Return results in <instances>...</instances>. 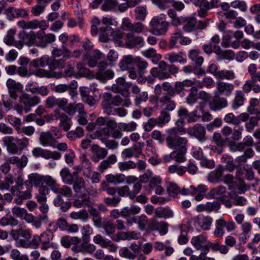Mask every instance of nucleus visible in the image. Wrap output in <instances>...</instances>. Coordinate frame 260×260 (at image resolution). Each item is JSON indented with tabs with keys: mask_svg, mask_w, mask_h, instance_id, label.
Instances as JSON below:
<instances>
[{
	"mask_svg": "<svg viewBox=\"0 0 260 260\" xmlns=\"http://www.w3.org/2000/svg\"><path fill=\"white\" fill-rule=\"evenodd\" d=\"M115 21L110 17H104L102 19V23L107 25L105 28H100V40L104 43L109 41V37L112 36L113 32V29L110 26L114 24Z\"/></svg>",
	"mask_w": 260,
	"mask_h": 260,
	"instance_id": "obj_4",
	"label": "nucleus"
},
{
	"mask_svg": "<svg viewBox=\"0 0 260 260\" xmlns=\"http://www.w3.org/2000/svg\"><path fill=\"white\" fill-rule=\"evenodd\" d=\"M137 20L143 21L146 18L147 10L146 6H138L135 10Z\"/></svg>",
	"mask_w": 260,
	"mask_h": 260,
	"instance_id": "obj_59",
	"label": "nucleus"
},
{
	"mask_svg": "<svg viewBox=\"0 0 260 260\" xmlns=\"http://www.w3.org/2000/svg\"><path fill=\"white\" fill-rule=\"evenodd\" d=\"M222 175V170L221 169H215L208 174V180L211 183H217L220 180Z\"/></svg>",
	"mask_w": 260,
	"mask_h": 260,
	"instance_id": "obj_44",
	"label": "nucleus"
},
{
	"mask_svg": "<svg viewBox=\"0 0 260 260\" xmlns=\"http://www.w3.org/2000/svg\"><path fill=\"white\" fill-rule=\"evenodd\" d=\"M82 239L84 242H88L90 236L92 233V230L89 224L84 225L81 230Z\"/></svg>",
	"mask_w": 260,
	"mask_h": 260,
	"instance_id": "obj_63",
	"label": "nucleus"
},
{
	"mask_svg": "<svg viewBox=\"0 0 260 260\" xmlns=\"http://www.w3.org/2000/svg\"><path fill=\"white\" fill-rule=\"evenodd\" d=\"M167 191L170 199H175L179 194L180 187L174 182H168L167 183Z\"/></svg>",
	"mask_w": 260,
	"mask_h": 260,
	"instance_id": "obj_33",
	"label": "nucleus"
},
{
	"mask_svg": "<svg viewBox=\"0 0 260 260\" xmlns=\"http://www.w3.org/2000/svg\"><path fill=\"white\" fill-rule=\"evenodd\" d=\"M6 85L10 96L14 100L18 97L17 92L21 91L23 88V85L20 83L11 78L8 79Z\"/></svg>",
	"mask_w": 260,
	"mask_h": 260,
	"instance_id": "obj_15",
	"label": "nucleus"
},
{
	"mask_svg": "<svg viewBox=\"0 0 260 260\" xmlns=\"http://www.w3.org/2000/svg\"><path fill=\"white\" fill-rule=\"evenodd\" d=\"M186 171V167L177 165H171L168 168V172L171 174L176 173L182 176Z\"/></svg>",
	"mask_w": 260,
	"mask_h": 260,
	"instance_id": "obj_56",
	"label": "nucleus"
},
{
	"mask_svg": "<svg viewBox=\"0 0 260 260\" xmlns=\"http://www.w3.org/2000/svg\"><path fill=\"white\" fill-rule=\"evenodd\" d=\"M55 119L59 120V126L67 132L68 131L71 126L72 121L71 118L69 117L65 113L60 112L58 109L54 111Z\"/></svg>",
	"mask_w": 260,
	"mask_h": 260,
	"instance_id": "obj_12",
	"label": "nucleus"
},
{
	"mask_svg": "<svg viewBox=\"0 0 260 260\" xmlns=\"http://www.w3.org/2000/svg\"><path fill=\"white\" fill-rule=\"evenodd\" d=\"M40 144L43 146H53L55 140L51 132H42L39 137Z\"/></svg>",
	"mask_w": 260,
	"mask_h": 260,
	"instance_id": "obj_27",
	"label": "nucleus"
},
{
	"mask_svg": "<svg viewBox=\"0 0 260 260\" xmlns=\"http://www.w3.org/2000/svg\"><path fill=\"white\" fill-rule=\"evenodd\" d=\"M78 199H76L73 202V206L77 208L82 207H90L93 206V203L90 200V197L86 193L81 195L77 194Z\"/></svg>",
	"mask_w": 260,
	"mask_h": 260,
	"instance_id": "obj_20",
	"label": "nucleus"
},
{
	"mask_svg": "<svg viewBox=\"0 0 260 260\" xmlns=\"http://www.w3.org/2000/svg\"><path fill=\"white\" fill-rule=\"evenodd\" d=\"M166 140L167 146L171 149L174 150L187 149L188 139L185 137L175 135L174 132L171 134H167Z\"/></svg>",
	"mask_w": 260,
	"mask_h": 260,
	"instance_id": "obj_2",
	"label": "nucleus"
},
{
	"mask_svg": "<svg viewBox=\"0 0 260 260\" xmlns=\"http://www.w3.org/2000/svg\"><path fill=\"white\" fill-rule=\"evenodd\" d=\"M136 58L132 55L124 56L119 63V67L122 70L128 69L129 66L135 62Z\"/></svg>",
	"mask_w": 260,
	"mask_h": 260,
	"instance_id": "obj_41",
	"label": "nucleus"
},
{
	"mask_svg": "<svg viewBox=\"0 0 260 260\" xmlns=\"http://www.w3.org/2000/svg\"><path fill=\"white\" fill-rule=\"evenodd\" d=\"M32 219L31 218L30 221H26L27 223H31L32 225L37 229H40L42 226V222L47 223L49 221V217L48 215H39L36 217L31 214Z\"/></svg>",
	"mask_w": 260,
	"mask_h": 260,
	"instance_id": "obj_37",
	"label": "nucleus"
},
{
	"mask_svg": "<svg viewBox=\"0 0 260 260\" xmlns=\"http://www.w3.org/2000/svg\"><path fill=\"white\" fill-rule=\"evenodd\" d=\"M125 37V44L129 48L142 47L144 45V39L142 37H134L132 34L127 33Z\"/></svg>",
	"mask_w": 260,
	"mask_h": 260,
	"instance_id": "obj_18",
	"label": "nucleus"
},
{
	"mask_svg": "<svg viewBox=\"0 0 260 260\" xmlns=\"http://www.w3.org/2000/svg\"><path fill=\"white\" fill-rule=\"evenodd\" d=\"M19 38L25 45L31 46L35 44V40L37 38V34L36 35L33 31L29 32L22 31L19 34Z\"/></svg>",
	"mask_w": 260,
	"mask_h": 260,
	"instance_id": "obj_23",
	"label": "nucleus"
},
{
	"mask_svg": "<svg viewBox=\"0 0 260 260\" xmlns=\"http://www.w3.org/2000/svg\"><path fill=\"white\" fill-rule=\"evenodd\" d=\"M106 180L109 183L117 185L122 183L126 180V176L123 174H108L105 177Z\"/></svg>",
	"mask_w": 260,
	"mask_h": 260,
	"instance_id": "obj_30",
	"label": "nucleus"
},
{
	"mask_svg": "<svg viewBox=\"0 0 260 260\" xmlns=\"http://www.w3.org/2000/svg\"><path fill=\"white\" fill-rule=\"evenodd\" d=\"M44 184L50 187L51 190L54 192L59 185L56 180L49 175L43 176V185Z\"/></svg>",
	"mask_w": 260,
	"mask_h": 260,
	"instance_id": "obj_49",
	"label": "nucleus"
},
{
	"mask_svg": "<svg viewBox=\"0 0 260 260\" xmlns=\"http://www.w3.org/2000/svg\"><path fill=\"white\" fill-rule=\"evenodd\" d=\"M236 78L234 71L231 70H220L215 75L217 80H232Z\"/></svg>",
	"mask_w": 260,
	"mask_h": 260,
	"instance_id": "obj_35",
	"label": "nucleus"
},
{
	"mask_svg": "<svg viewBox=\"0 0 260 260\" xmlns=\"http://www.w3.org/2000/svg\"><path fill=\"white\" fill-rule=\"evenodd\" d=\"M168 64L165 61H160L158 68H153L150 71V73L154 77H157L160 80L167 79L170 78V73L167 71Z\"/></svg>",
	"mask_w": 260,
	"mask_h": 260,
	"instance_id": "obj_7",
	"label": "nucleus"
},
{
	"mask_svg": "<svg viewBox=\"0 0 260 260\" xmlns=\"http://www.w3.org/2000/svg\"><path fill=\"white\" fill-rule=\"evenodd\" d=\"M70 217L74 220H80L83 222H85L88 219L89 215L86 210L81 209L71 212Z\"/></svg>",
	"mask_w": 260,
	"mask_h": 260,
	"instance_id": "obj_34",
	"label": "nucleus"
},
{
	"mask_svg": "<svg viewBox=\"0 0 260 260\" xmlns=\"http://www.w3.org/2000/svg\"><path fill=\"white\" fill-rule=\"evenodd\" d=\"M19 102L23 108L25 112L31 110V107L37 106L41 102V99L38 96H31L27 93L22 92L19 98Z\"/></svg>",
	"mask_w": 260,
	"mask_h": 260,
	"instance_id": "obj_3",
	"label": "nucleus"
},
{
	"mask_svg": "<svg viewBox=\"0 0 260 260\" xmlns=\"http://www.w3.org/2000/svg\"><path fill=\"white\" fill-rule=\"evenodd\" d=\"M208 240L206 236L200 234L199 235L193 236L191 240V243L193 247L198 250H201V257L205 256L208 253L207 244Z\"/></svg>",
	"mask_w": 260,
	"mask_h": 260,
	"instance_id": "obj_5",
	"label": "nucleus"
},
{
	"mask_svg": "<svg viewBox=\"0 0 260 260\" xmlns=\"http://www.w3.org/2000/svg\"><path fill=\"white\" fill-rule=\"evenodd\" d=\"M73 189L76 194L81 193L83 191L86 189V184L84 179L82 177L77 176L74 179L73 183Z\"/></svg>",
	"mask_w": 260,
	"mask_h": 260,
	"instance_id": "obj_31",
	"label": "nucleus"
},
{
	"mask_svg": "<svg viewBox=\"0 0 260 260\" xmlns=\"http://www.w3.org/2000/svg\"><path fill=\"white\" fill-rule=\"evenodd\" d=\"M165 58L171 63L178 62L180 64H184L187 61L186 54L183 51L178 53L175 52L169 53L165 57Z\"/></svg>",
	"mask_w": 260,
	"mask_h": 260,
	"instance_id": "obj_19",
	"label": "nucleus"
},
{
	"mask_svg": "<svg viewBox=\"0 0 260 260\" xmlns=\"http://www.w3.org/2000/svg\"><path fill=\"white\" fill-rule=\"evenodd\" d=\"M10 256L13 260H29L28 255L21 254L20 252L16 249L11 250Z\"/></svg>",
	"mask_w": 260,
	"mask_h": 260,
	"instance_id": "obj_64",
	"label": "nucleus"
},
{
	"mask_svg": "<svg viewBox=\"0 0 260 260\" xmlns=\"http://www.w3.org/2000/svg\"><path fill=\"white\" fill-rule=\"evenodd\" d=\"M103 55L98 50H95L93 52V55L89 60L88 62V64L90 67H94L96 66L98 61L100 60L102 57Z\"/></svg>",
	"mask_w": 260,
	"mask_h": 260,
	"instance_id": "obj_55",
	"label": "nucleus"
},
{
	"mask_svg": "<svg viewBox=\"0 0 260 260\" xmlns=\"http://www.w3.org/2000/svg\"><path fill=\"white\" fill-rule=\"evenodd\" d=\"M118 2L116 0H105L101 8L103 11H108L115 10Z\"/></svg>",
	"mask_w": 260,
	"mask_h": 260,
	"instance_id": "obj_57",
	"label": "nucleus"
},
{
	"mask_svg": "<svg viewBox=\"0 0 260 260\" xmlns=\"http://www.w3.org/2000/svg\"><path fill=\"white\" fill-rule=\"evenodd\" d=\"M117 83L112 86V90L115 92H121L123 95L128 96L129 92L127 90H122V87L124 88L126 83L125 79L122 77H119L117 79Z\"/></svg>",
	"mask_w": 260,
	"mask_h": 260,
	"instance_id": "obj_28",
	"label": "nucleus"
},
{
	"mask_svg": "<svg viewBox=\"0 0 260 260\" xmlns=\"http://www.w3.org/2000/svg\"><path fill=\"white\" fill-rule=\"evenodd\" d=\"M93 242L102 248H107L110 243V240L106 239L100 234H97L93 238Z\"/></svg>",
	"mask_w": 260,
	"mask_h": 260,
	"instance_id": "obj_51",
	"label": "nucleus"
},
{
	"mask_svg": "<svg viewBox=\"0 0 260 260\" xmlns=\"http://www.w3.org/2000/svg\"><path fill=\"white\" fill-rule=\"evenodd\" d=\"M226 189L224 186L220 185L211 189L208 194L213 198H217L226 192Z\"/></svg>",
	"mask_w": 260,
	"mask_h": 260,
	"instance_id": "obj_54",
	"label": "nucleus"
},
{
	"mask_svg": "<svg viewBox=\"0 0 260 260\" xmlns=\"http://www.w3.org/2000/svg\"><path fill=\"white\" fill-rule=\"evenodd\" d=\"M7 14L11 15L14 18L19 17H25L27 16V11L24 9H16L13 7L8 8L6 10Z\"/></svg>",
	"mask_w": 260,
	"mask_h": 260,
	"instance_id": "obj_39",
	"label": "nucleus"
},
{
	"mask_svg": "<svg viewBox=\"0 0 260 260\" xmlns=\"http://www.w3.org/2000/svg\"><path fill=\"white\" fill-rule=\"evenodd\" d=\"M54 192L68 198H71L73 196V191L71 188L67 185H63L61 187H60L59 185H58Z\"/></svg>",
	"mask_w": 260,
	"mask_h": 260,
	"instance_id": "obj_48",
	"label": "nucleus"
},
{
	"mask_svg": "<svg viewBox=\"0 0 260 260\" xmlns=\"http://www.w3.org/2000/svg\"><path fill=\"white\" fill-rule=\"evenodd\" d=\"M90 151L92 153L91 159L95 162L104 158L108 154V150L97 144H93L90 147Z\"/></svg>",
	"mask_w": 260,
	"mask_h": 260,
	"instance_id": "obj_14",
	"label": "nucleus"
},
{
	"mask_svg": "<svg viewBox=\"0 0 260 260\" xmlns=\"http://www.w3.org/2000/svg\"><path fill=\"white\" fill-rule=\"evenodd\" d=\"M148 227L152 231H158L161 235H165L168 232L167 223L164 222L157 221L154 218L150 220Z\"/></svg>",
	"mask_w": 260,
	"mask_h": 260,
	"instance_id": "obj_24",
	"label": "nucleus"
},
{
	"mask_svg": "<svg viewBox=\"0 0 260 260\" xmlns=\"http://www.w3.org/2000/svg\"><path fill=\"white\" fill-rule=\"evenodd\" d=\"M137 126V124L134 121L127 123L120 122L118 124V127L120 130L128 132L134 131L136 129Z\"/></svg>",
	"mask_w": 260,
	"mask_h": 260,
	"instance_id": "obj_58",
	"label": "nucleus"
},
{
	"mask_svg": "<svg viewBox=\"0 0 260 260\" xmlns=\"http://www.w3.org/2000/svg\"><path fill=\"white\" fill-rule=\"evenodd\" d=\"M43 176L38 173H32L28 176V179L25 182V184L35 186L43 185Z\"/></svg>",
	"mask_w": 260,
	"mask_h": 260,
	"instance_id": "obj_32",
	"label": "nucleus"
},
{
	"mask_svg": "<svg viewBox=\"0 0 260 260\" xmlns=\"http://www.w3.org/2000/svg\"><path fill=\"white\" fill-rule=\"evenodd\" d=\"M183 36L182 32L181 31H177L171 35L169 42V48L170 49H172L176 46L177 41L181 40Z\"/></svg>",
	"mask_w": 260,
	"mask_h": 260,
	"instance_id": "obj_50",
	"label": "nucleus"
},
{
	"mask_svg": "<svg viewBox=\"0 0 260 260\" xmlns=\"http://www.w3.org/2000/svg\"><path fill=\"white\" fill-rule=\"evenodd\" d=\"M37 46L42 48L46 47L49 44L55 41V36L53 34H45L44 31H40L37 32Z\"/></svg>",
	"mask_w": 260,
	"mask_h": 260,
	"instance_id": "obj_13",
	"label": "nucleus"
},
{
	"mask_svg": "<svg viewBox=\"0 0 260 260\" xmlns=\"http://www.w3.org/2000/svg\"><path fill=\"white\" fill-rule=\"evenodd\" d=\"M77 72L76 73V78L89 76L90 75V71L86 68L84 64L80 62L77 63Z\"/></svg>",
	"mask_w": 260,
	"mask_h": 260,
	"instance_id": "obj_60",
	"label": "nucleus"
},
{
	"mask_svg": "<svg viewBox=\"0 0 260 260\" xmlns=\"http://www.w3.org/2000/svg\"><path fill=\"white\" fill-rule=\"evenodd\" d=\"M82 167L87 170V172L84 171V175L86 177H89L91 172V164L85 154L82 155L81 157Z\"/></svg>",
	"mask_w": 260,
	"mask_h": 260,
	"instance_id": "obj_46",
	"label": "nucleus"
},
{
	"mask_svg": "<svg viewBox=\"0 0 260 260\" xmlns=\"http://www.w3.org/2000/svg\"><path fill=\"white\" fill-rule=\"evenodd\" d=\"M209 105L211 110L220 111L228 106V101L225 99L220 97L219 95H216L209 102Z\"/></svg>",
	"mask_w": 260,
	"mask_h": 260,
	"instance_id": "obj_21",
	"label": "nucleus"
},
{
	"mask_svg": "<svg viewBox=\"0 0 260 260\" xmlns=\"http://www.w3.org/2000/svg\"><path fill=\"white\" fill-rule=\"evenodd\" d=\"M77 175L78 173L76 172L71 174L70 170L67 168H64L60 171V175L62 182L69 185L73 183L74 179L77 176Z\"/></svg>",
	"mask_w": 260,
	"mask_h": 260,
	"instance_id": "obj_25",
	"label": "nucleus"
},
{
	"mask_svg": "<svg viewBox=\"0 0 260 260\" xmlns=\"http://www.w3.org/2000/svg\"><path fill=\"white\" fill-rule=\"evenodd\" d=\"M213 221V218L209 215H199L195 218L194 225L203 231H208L210 229Z\"/></svg>",
	"mask_w": 260,
	"mask_h": 260,
	"instance_id": "obj_17",
	"label": "nucleus"
},
{
	"mask_svg": "<svg viewBox=\"0 0 260 260\" xmlns=\"http://www.w3.org/2000/svg\"><path fill=\"white\" fill-rule=\"evenodd\" d=\"M252 225L248 222H245L242 225V233L240 235V239L243 243H246L247 239L249 238L248 233L251 231Z\"/></svg>",
	"mask_w": 260,
	"mask_h": 260,
	"instance_id": "obj_47",
	"label": "nucleus"
},
{
	"mask_svg": "<svg viewBox=\"0 0 260 260\" xmlns=\"http://www.w3.org/2000/svg\"><path fill=\"white\" fill-rule=\"evenodd\" d=\"M80 243V239L77 237L65 236L61 239L62 245L66 248L71 247L72 245H77Z\"/></svg>",
	"mask_w": 260,
	"mask_h": 260,
	"instance_id": "obj_40",
	"label": "nucleus"
},
{
	"mask_svg": "<svg viewBox=\"0 0 260 260\" xmlns=\"http://www.w3.org/2000/svg\"><path fill=\"white\" fill-rule=\"evenodd\" d=\"M19 139L11 136H7L3 138L2 141L7 147V151L10 154L20 153V150L17 145Z\"/></svg>",
	"mask_w": 260,
	"mask_h": 260,
	"instance_id": "obj_9",
	"label": "nucleus"
},
{
	"mask_svg": "<svg viewBox=\"0 0 260 260\" xmlns=\"http://www.w3.org/2000/svg\"><path fill=\"white\" fill-rule=\"evenodd\" d=\"M32 154L35 157H42L46 159H53L58 160L61 158V153L58 151H51L47 149H43L41 147H36L32 149Z\"/></svg>",
	"mask_w": 260,
	"mask_h": 260,
	"instance_id": "obj_6",
	"label": "nucleus"
},
{
	"mask_svg": "<svg viewBox=\"0 0 260 260\" xmlns=\"http://www.w3.org/2000/svg\"><path fill=\"white\" fill-rule=\"evenodd\" d=\"M142 55L146 58H151L152 62L156 64L161 58V55L157 53L155 49L150 48L142 52Z\"/></svg>",
	"mask_w": 260,
	"mask_h": 260,
	"instance_id": "obj_29",
	"label": "nucleus"
},
{
	"mask_svg": "<svg viewBox=\"0 0 260 260\" xmlns=\"http://www.w3.org/2000/svg\"><path fill=\"white\" fill-rule=\"evenodd\" d=\"M199 49H191L189 51V58L198 66H201L203 62L204 59L202 56L199 55Z\"/></svg>",
	"mask_w": 260,
	"mask_h": 260,
	"instance_id": "obj_43",
	"label": "nucleus"
},
{
	"mask_svg": "<svg viewBox=\"0 0 260 260\" xmlns=\"http://www.w3.org/2000/svg\"><path fill=\"white\" fill-rule=\"evenodd\" d=\"M224 120L225 122L233 125H237L240 124V120L239 117L232 113L226 114L224 117Z\"/></svg>",
	"mask_w": 260,
	"mask_h": 260,
	"instance_id": "obj_61",
	"label": "nucleus"
},
{
	"mask_svg": "<svg viewBox=\"0 0 260 260\" xmlns=\"http://www.w3.org/2000/svg\"><path fill=\"white\" fill-rule=\"evenodd\" d=\"M137 165L135 162L132 160L127 161L119 162L118 164V169L120 171L124 172L128 171L130 169H135Z\"/></svg>",
	"mask_w": 260,
	"mask_h": 260,
	"instance_id": "obj_53",
	"label": "nucleus"
},
{
	"mask_svg": "<svg viewBox=\"0 0 260 260\" xmlns=\"http://www.w3.org/2000/svg\"><path fill=\"white\" fill-rule=\"evenodd\" d=\"M244 101V95L241 91H237L234 100L232 103V108L237 109L243 105Z\"/></svg>",
	"mask_w": 260,
	"mask_h": 260,
	"instance_id": "obj_45",
	"label": "nucleus"
},
{
	"mask_svg": "<svg viewBox=\"0 0 260 260\" xmlns=\"http://www.w3.org/2000/svg\"><path fill=\"white\" fill-rule=\"evenodd\" d=\"M122 102V99L118 95L112 97L111 94L107 93L105 100L102 103V106L107 114L112 113V106H118Z\"/></svg>",
	"mask_w": 260,
	"mask_h": 260,
	"instance_id": "obj_8",
	"label": "nucleus"
},
{
	"mask_svg": "<svg viewBox=\"0 0 260 260\" xmlns=\"http://www.w3.org/2000/svg\"><path fill=\"white\" fill-rule=\"evenodd\" d=\"M12 213L14 216L24 220L25 221H30L31 220L30 218L32 219L31 213H28L24 208L15 206L12 208Z\"/></svg>",
	"mask_w": 260,
	"mask_h": 260,
	"instance_id": "obj_22",
	"label": "nucleus"
},
{
	"mask_svg": "<svg viewBox=\"0 0 260 260\" xmlns=\"http://www.w3.org/2000/svg\"><path fill=\"white\" fill-rule=\"evenodd\" d=\"M114 73L111 70H100L96 73V78L101 82H105L106 81L112 79L114 77Z\"/></svg>",
	"mask_w": 260,
	"mask_h": 260,
	"instance_id": "obj_36",
	"label": "nucleus"
},
{
	"mask_svg": "<svg viewBox=\"0 0 260 260\" xmlns=\"http://www.w3.org/2000/svg\"><path fill=\"white\" fill-rule=\"evenodd\" d=\"M234 89V85L230 83L219 81L216 82L215 95L229 96Z\"/></svg>",
	"mask_w": 260,
	"mask_h": 260,
	"instance_id": "obj_11",
	"label": "nucleus"
},
{
	"mask_svg": "<svg viewBox=\"0 0 260 260\" xmlns=\"http://www.w3.org/2000/svg\"><path fill=\"white\" fill-rule=\"evenodd\" d=\"M206 103L202 102L200 103V105L188 115V122H193L197 121L199 118H201L203 113L204 108L205 107Z\"/></svg>",
	"mask_w": 260,
	"mask_h": 260,
	"instance_id": "obj_26",
	"label": "nucleus"
},
{
	"mask_svg": "<svg viewBox=\"0 0 260 260\" xmlns=\"http://www.w3.org/2000/svg\"><path fill=\"white\" fill-rule=\"evenodd\" d=\"M49 57L47 55H44L40 58L34 59L30 64L35 68H42L49 65Z\"/></svg>",
	"mask_w": 260,
	"mask_h": 260,
	"instance_id": "obj_38",
	"label": "nucleus"
},
{
	"mask_svg": "<svg viewBox=\"0 0 260 260\" xmlns=\"http://www.w3.org/2000/svg\"><path fill=\"white\" fill-rule=\"evenodd\" d=\"M81 248L82 249V253L84 254H92L96 250V246L88 242H84L81 244Z\"/></svg>",
	"mask_w": 260,
	"mask_h": 260,
	"instance_id": "obj_62",
	"label": "nucleus"
},
{
	"mask_svg": "<svg viewBox=\"0 0 260 260\" xmlns=\"http://www.w3.org/2000/svg\"><path fill=\"white\" fill-rule=\"evenodd\" d=\"M182 29L186 32H190L196 29L197 19L194 18H188L185 21Z\"/></svg>",
	"mask_w": 260,
	"mask_h": 260,
	"instance_id": "obj_42",
	"label": "nucleus"
},
{
	"mask_svg": "<svg viewBox=\"0 0 260 260\" xmlns=\"http://www.w3.org/2000/svg\"><path fill=\"white\" fill-rule=\"evenodd\" d=\"M166 17L164 14L154 17L149 23L151 27L150 32L156 36L165 35L169 26V23L166 21Z\"/></svg>",
	"mask_w": 260,
	"mask_h": 260,
	"instance_id": "obj_1",
	"label": "nucleus"
},
{
	"mask_svg": "<svg viewBox=\"0 0 260 260\" xmlns=\"http://www.w3.org/2000/svg\"><path fill=\"white\" fill-rule=\"evenodd\" d=\"M158 125L162 127L166 124L168 123L170 119V114L165 110L161 111L160 115L156 118Z\"/></svg>",
	"mask_w": 260,
	"mask_h": 260,
	"instance_id": "obj_52",
	"label": "nucleus"
},
{
	"mask_svg": "<svg viewBox=\"0 0 260 260\" xmlns=\"http://www.w3.org/2000/svg\"><path fill=\"white\" fill-rule=\"evenodd\" d=\"M174 91L172 93L168 92L167 94L161 96L158 102L161 107H164L165 111H173L176 107V104L174 101L171 99V96H173Z\"/></svg>",
	"mask_w": 260,
	"mask_h": 260,
	"instance_id": "obj_16",
	"label": "nucleus"
},
{
	"mask_svg": "<svg viewBox=\"0 0 260 260\" xmlns=\"http://www.w3.org/2000/svg\"><path fill=\"white\" fill-rule=\"evenodd\" d=\"M187 133L190 136L196 138L201 142H204L207 139L205 128L200 124H196L188 128Z\"/></svg>",
	"mask_w": 260,
	"mask_h": 260,
	"instance_id": "obj_10",
	"label": "nucleus"
}]
</instances>
